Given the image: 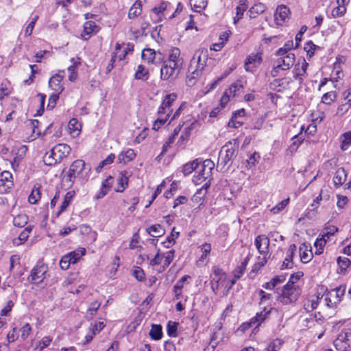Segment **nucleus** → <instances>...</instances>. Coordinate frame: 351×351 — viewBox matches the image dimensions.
<instances>
[{
    "label": "nucleus",
    "instance_id": "393cba45",
    "mask_svg": "<svg viewBox=\"0 0 351 351\" xmlns=\"http://www.w3.org/2000/svg\"><path fill=\"white\" fill-rule=\"evenodd\" d=\"M40 185L36 184L34 186L32 192L28 197V201L32 204H36L41 197Z\"/></svg>",
    "mask_w": 351,
    "mask_h": 351
},
{
    "label": "nucleus",
    "instance_id": "a211bd4d",
    "mask_svg": "<svg viewBox=\"0 0 351 351\" xmlns=\"http://www.w3.org/2000/svg\"><path fill=\"white\" fill-rule=\"evenodd\" d=\"M98 31V27L94 21H88L85 22L84 24V32L82 36L87 39L93 33H96Z\"/></svg>",
    "mask_w": 351,
    "mask_h": 351
},
{
    "label": "nucleus",
    "instance_id": "864d4df0",
    "mask_svg": "<svg viewBox=\"0 0 351 351\" xmlns=\"http://www.w3.org/2000/svg\"><path fill=\"white\" fill-rule=\"evenodd\" d=\"M289 198L282 200L276 206L271 209V212L274 214H277L282 210L288 204Z\"/></svg>",
    "mask_w": 351,
    "mask_h": 351
},
{
    "label": "nucleus",
    "instance_id": "774afa93",
    "mask_svg": "<svg viewBox=\"0 0 351 351\" xmlns=\"http://www.w3.org/2000/svg\"><path fill=\"white\" fill-rule=\"evenodd\" d=\"M133 275L138 281H143L145 278L144 271L140 267L134 270Z\"/></svg>",
    "mask_w": 351,
    "mask_h": 351
},
{
    "label": "nucleus",
    "instance_id": "09e8293b",
    "mask_svg": "<svg viewBox=\"0 0 351 351\" xmlns=\"http://www.w3.org/2000/svg\"><path fill=\"white\" fill-rule=\"evenodd\" d=\"M243 88V85L240 82H237L232 84L227 91L229 93L230 95L232 97L237 96L239 94L241 89Z\"/></svg>",
    "mask_w": 351,
    "mask_h": 351
},
{
    "label": "nucleus",
    "instance_id": "5701e85b",
    "mask_svg": "<svg viewBox=\"0 0 351 351\" xmlns=\"http://www.w3.org/2000/svg\"><path fill=\"white\" fill-rule=\"evenodd\" d=\"M247 0H241L239 5L236 8V16L234 17V23H237L243 18L244 12L247 9Z\"/></svg>",
    "mask_w": 351,
    "mask_h": 351
},
{
    "label": "nucleus",
    "instance_id": "052dcab7",
    "mask_svg": "<svg viewBox=\"0 0 351 351\" xmlns=\"http://www.w3.org/2000/svg\"><path fill=\"white\" fill-rule=\"evenodd\" d=\"M71 264H73V262L66 255L64 256L60 261V267L63 270H66Z\"/></svg>",
    "mask_w": 351,
    "mask_h": 351
},
{
    "label": "nucleus",
    "instance_id": "a18cd8bd",
    "mask_svg": "<svg viewBox=\"0 0 351 351\" xmlns=\"http://www.w3.org/2000/svg\"><path fill=\"white\" fill-rule=\"evenodd\" d=\"M265 6L263 3H259L258 4L254 5V6L252 7L249 10L250 14V16L251 18H254L256 14H259L263 13L265 11Z\"/></svg>",
    "mask_w": 351,
    "mask_h": 351
},
{
    "label": "nucleus",
    "instance_id": "39448f33",
    "mask_svg": "<svg viewBox=\"0 0 351 351\" xmlns=\"http://www.w3.org/2000/svg\"><path fill=\"white\" fill-rule=\"evenodd\" d=\"M238 147L236 142H228L223 145L219 152L217 168H224L236 156Z\"/></svg>",
    "mask_w": 351,
    "mask_h": 351
},
{
    "label": "nucleus",
    "instance_id": "473e14b6",
    "mask_svg": "<svg viewBox=\"0 0 351 351\" xmlns=\"http://www.w3.org/2000/svg\"><path fill=\"white\" fill-rule=\"evenodd\" d=\"M199 167V162L198 160L196 159L192 162H188L183 165L182 167V172L184 176H188L193 171L197 170Z\"/></svg>",
    "mask_w": 351,
    "mask_h": 351
},
{
    "label": "nucleus",
    "instance_id": "e433bc0d",
    "mask_svg": "<svg viewBox=\"0 0 351 351\" xmlns=\"http://www.w3.org/2000/svg\"><path fill=\"white\" fill-rule=\"evenodd\" d=\"M176 99L177 95L176 93L168 94L164 97L161 105L166 109L171 110V106Z\"/></svg>",
    "mask_w": 351,
    "mask_h": 351
},
{
    "label": "nucleus",
    "instance_id": "423d86ee",
    "mask_svg": "<svg viewBox=\"0 0 351 351\" xmlns=\"http://www.w3.org/2000/svg\"><path fill=\"white\" fill-rule=\"evenodd\" d=\"M300 294L298 287L290 283H287L281 290L278 297V301L284 305L295 302Z\"/></svg>",
    "mask_w": 351,
    "mask_h": 351
},
{
    "label": "nucleus",
    "instance_id": "412c9836",
    "mask_svg": "<svg viewBox=\"0 0 351 351\" xmlns=\"http://www.w3.org/2000/svg\"><path fill=\"white\" fill-rule=\"evenodd\" d=\"M347 173L344 168H339L333 178L334 184L335 186H341L346 180Z\"/></svg>",
    "mask_w": 351,
    "mask_h": 351
},
{
    "label": "nucleus",
    "instance_id": "f03ea898",
    "mask_svg": "<svg viewBox=\"0 0 351 351\" xmlns=\"http://www.w3.org/2000/svg\"><path fill=\"white\" fill-rule=\"evenodd\" d=\"M208 60V51L206 49H199L195 51L189 67V82L197 78L202 74L206 61Z\"/></svg>",
    "mask_w": 351,
    "mask_h": 351
},
{
    "label": "nucleus",
    "instance_id": "4d7b16f0",
    "mask_svg": "<svg viewBox=\"0 0 351 351\" xmlns=\"http://www.w3.org/2000/svg\"><path fill=\"white\" fill-rule=\"evenodd\" d=\"M338 228L335 226H330L325 228L322 234V238L326 239V241L332 236L336 232H337Z\"/></svg>",
    "mask_w": 351,
    "mask_h": 351
},
{
    "label": "nucleus",
    "instance_id": "680f3d73",
    "mask_svg": "<svg viewBox=\"0 0 351 351\" xmlns=\"http://www.w3.org/2000/svg\"><path fill=\"white\" fill-rule=\"evenodd\" d=\"M59 99V96L58 94H53L49 98V103L47 108L49 110H52L56 105L57 101Z\"/></svg>",
    "mask_w": 351,
    "mask_h": 351
},
{
    "label": "nucleus",
    "instance_id": "bf43d9fd",
    "mask_svg": "<svg viewBox=\"0 0 351 351\" xmlns=\"http://www.w3.org/2000/svg\"><path fill=\"white\" fill-rule=\"evenodd\" d=\"M316 48H317V46L315 45L312 41H309L306 44L304 50L306 51L307 55L309 57H312L314 55V52Z\"/></svg>",
    "mask_w": 351,
    "mask_h": 351
},
{
    "label": "nucleus",
    "instance_id": "bb28decb",
    "mask_svg": "<svg viewBox=\"0 0 351 351\" xmlns=\"http://www.w3.org/2000/svg\"><path fill=\"white\" fill-rule=\"evenodd\" d=\"M147 232L149 234L154 237H160L162 236L165 230L160 224H155L147 228Z\"/></svg>",
    "mask_w": 351,
    "mask_h": 351
},
{
    "label": "nucleus",
    "instance_id": "cd10ccee",
    "mask_svg": "<svg viewBox=\"0 0 351 351\" xmlns=\"http://www.w3.org/2000/svg\"><path fill=\"white\" fill-rule=\"evenodd\" d=\"M300 259L301 261L304 263H308L312 257H313V253L311 250H308V247L305 244L302 245L300 247Z\"/></svg>",
    "mask_w": 351,
    "mask_h": 351
},
{
    "label": "nucleus",
    "instance_id": "b1692460",
    "mask_svg": "<svg viewBox=\"0 0 351 351\" xmlns=\"http://www.w3.org/2000/svg\"><path fill=\"white\" fill-rule=\"evenodd\" d=\"M71 62L73 64L68 67V71L69 72V80L71 82H73L77 77L75 69L79 66V64H80V62L79 61V58L77 59L73 58L71 59Z\"/></svg>",
    "mask_w": 351,
    "mask_h": 351
},
{
    "label": "nucleus",
    "instance_id": "de8ad7c7",
    "mask_svg": "<svg viewBox=\"0 0 351 351\" xmlns=\"http://www.w3.org/2000/svg\"><path fill=\"white\" fill-rule=\"evenodd\" d=\"M178 326V323H177V322L169 321L167 323V334L169 336L172 337H176L178 336V332H177Z\"/></svg>",
    "mask_w": 351,
    "mask_h": 351
},
{
    "label": "nucleus",
    "instance_id": "c756f323",
    "mask_svg": "<svg viewBox=\"0 0 351 351\" xmlns=\"http://www.w3.org/2000/svg\"><path fill=\"white\" fill-rule=\"evenodd\" d=\"M86 253V250L84 247H80L74 251H72L66 254L67 256L73 262V264L77 263V261Z\"/></svg>",
    "mask_w": 351,
    "mask_h": 351
},
{
    "label": "nucleus",
    "instance_id": "a878e982",
    "mask_svg": "<svg viewBox=\"0 0 351 351\" xmlns=\"http://www.w3.org/2000/svg\"><path fill=\"white\" fill-rule=\"evenodd\" d=\"M32 228L30 226L26 227L19 234L18 238L14 239L13 243L15 245H19L25 242L29 235V233L31 232Z\"/></svg>",
    "mask_w": 351,
    "mask_h": 351
},
{
    "label": "nucleus",
    "instance_id": "6e6d98bb",
    "mask_svg": "<svg viewBox=\"0 0 351 351\" xmlns=\"http://www.w3.org/2000/svg\"><path fill=\"white\" fill-rule=\"evenodd\" d=\"M179 236V232H174V229L173 230L170 236L167 238V241L163 242V244L165 247H169L175 243V239Z\"/></svg>",
    "mask_w": 351,
    "mask_h": 351
},
{
    "label": "nucleus",
    "instance_id": "f3484780",
    "mask_svg": "<svg viewBox=\"0 0 351 351\" xmlns=\"http://www.w3.org/2000/svg\"><path fill=\"white\" fill-rule=\"evenodd\" d=\"M118 186L116 189V191L122 193L128 187V176L126 171H121L119 173L117 178Z\"/></svg>",
    "mask_w": 351,
    "mask_h": 351
},
{
    "label": "nucleus",
    "instance_id": "7c9ffc66",
    "mask_svg": "<svg viewBox=\"0 0 351 351\" xmlns=\"http://www.w3.org/2000/svg\"><path fill=\"white\" fill-rule=\"evenodd\" d=\"M346 292V286L341 285L339 287L332 290L330 292V296H335L333 303L335 304L341 301V297L345 294Z\"/></svg>",
    "mask_w": 351,
    "mask_h": 351
},
{
    "label": "nucleus",
    "instance_id": "2f4dec72",
    "mask_svg": "<svg viewBox=\"0 0 351 351\" xmlns=\"http://www.w3.org/2000/svg\"><path fill=\"white\" fill-rule=\"evenodd\" d=\"M250 261V257L247 256L244 261L241 263L240 265H239L234 270V278H236V280L239 279L243 274H244L246 267L248 264V262Z\"/></svg>",
    "mask_w": 351,
    "mask_h": 351
},
{
    "label": "nucleus",
    "instance_id": "4be33fe9",
    "mask_svg": "<svg viewBox=\"0 0 351 351\" xmlns=\"http://www.w3.org/2000/svg\"><path fill=\"white\" fill-rule=\"evenodd\" d=\"M136 154L132 149H128L126 152H121L118 156V161L119 163L126 164L134 159Z\"/></svg>",
    "mask_w": 351,
    "mask_h": 351
},
{
    "label": "nucleus",
    "instance_id": "58836bf2",
    "mask_svg": "<svg viewBox=\"0 0 351 351\" xmlns=\"http://www.w3.org/2000/svg\"><path fill=\"white\" fill-rule=\"evenodd\" d=\"M28 221V216L25 214H19L14 217L13 223L15 226L24 227Z\"/></svg>",
    "mask_w": 351,
    "mask_h": 351
},
{
    "label": "nucleus",
    "instance_id": "f257e3e1",
    "mask_svg": "<svg viewBox=\"0 0 351 351\" xmlns=\"http://www.w3.org/2000/svg\"><path fill=\"white\" fill-rule=\"evenodd\" d=\"M293 43L291 44H285L284 47L280 48L276 51V56L279 58L276 60L274 67L271 71L273 77L278 75L280 71L289 70L295 61V56L293 53L291 52Z\"/></svg>",
    "mask_w": 351,
    "mask_h": 351
},
{
    "label": "nucleus",
    "instance_id": "5fc2aeb1",
    "mask_svg": "<svg viewBox=\"0 0 351 351\" xmlns=\"http://www.w3.org/2000/svg\"><path fill=\"white\" fill-rule=\"evenodd\" d=\"M337 261L341 270H346L351 265L350 260L346 257L339 256Z\"/></svg>",
    "mask_w": 351,
    "mask_h": 351
},
{
    "label": "nucleus",
    "instance_id": "0eeeda50",
    "mask_svg": "<svg viewBox=\"0 0 351 351\" xmlns=\"http://www.w3.org/2000/svg\"><path fill=\"white\" fill-rule=\"evenodd\" d=\"M214 167L215 163L210 159L205 160L202 163L199 162V167L197 169L198 174L193 178L195 184H199L202 182L210 179Z\"/></svg>",
    "mask_w": 351,
    "mask_h": 351
},
{
    "label": "nucleus",
    "instance_id": "37998d69",
    "mask_svg": "<svg viewBox=\"0 0 351 351\" xmlns=\"http://www.w3.org/2000/svg\"><path fill=\"white\" fill-rule=\"evenodd\" d=\"M206 194L204 189H198L191 198L193 202L202 205Z\"/></svg>",
    "mask_w": 351,
    "mask_h": 351
},
{
    "label": "nucleus",
    "instance_id": "aec40b11",
    "mask_svg": "<svg viewBox=\"0 0 351 351\" xmlns=\"http://www.w3.org/2000/svg\"><path fill=\"white\" fill-rule=\"evenodd\" d=\"M190 278L191 276L189 275H184L179 280H178L176 284L174 285L173 291L175 295V298L176 300L180 299V296L182 295V289L184 287V284L188 279Z\"/></svg>",
    "mask_w": 351,
    "mask_h": 351
},
{
    "label": "nucleus",
    "instance_id": "dca6fc26",
    "mask_svg": "<svg viewBox=\"0 0 351 351\" xmlns=\"http://www.w3.org/2000/svg\"><path fill=\"white\" fill-rule=\"evenodd\" d=\"M262 53H251L249 55L245 61V67L247 71H251V65L254 64V66H257L261 64L262 62Z\"/></svg>",
    "mask_w": 351,
    "mask_h": 351
},
{
    "label": "nucleus",
    "instance_id": "4468645a",
    "mask_svg": "<svg viewBox=\"0 0 351 351\" xmlns=\"http://www.w3.org/2000/svg\"><path fill=\"white\" fill-rule=\"evenodd\" d=\"M179 66H173V64L166 62L160 70V77L163 80H167L171 77H173L177 73Z\"/></svg>",
    "mask_w": 351,
    "mask_h": 351
},
{
    "label": "nucleus",
    "instance_id": "8fccbe9b",
    "mask_svg": "<svg viewBox=\"0 0 351 351\" xmlns=\"http://www.w3.org/2000/svg\"><path fill=\"white\" fill-rule=\"evenodd\" d=\"M175 251L173 250H169V252L162 254L164 262L163 267H167L173 261L174 258Z\"/></svg>",
    "mask_w": 351,
    "mask_h": 351
},
{
    "label": "nucleus",
    "instance_id": "2eb2a0df",
    "mask_svg": "<svg viewBox=\"0 0 351 351\" xmlns=\"http://www.w3.org/2000/svg\"><path fill=\"white\" fill-rule=\"evenodd\" d=\"M62 74L59 72L58 73L53 75L50 78L49 85L51 89L57 93H61L63 90L61 82L64 77V71H62Z\"/></svg>",
    "mask_w": 351,
    "mask_h": 351
},
{
    "label": "nucleus",
    "instance_id": "c03bdc74",
    "mask_svg": "<svg viewBox=\"0 0 351 351\" xmlns=\"http://www.w3.org/2000/svg\"><path fill=\"white\" fill-rule=\"evenodd\" d=\"M337 98V94L335 91H330L325 93L322 97V102L326 104L330 105L335 101Z\"/></svg>",
    "mask_w": 351,
    "mask_h": 351
},
{
    "label": "nucleus",
    "instance_id": "69168bd1",
    "mask_svg": "<svg viewBox=\"0 0 351 351\" xmlns=\"http://www.w3.org/2000/svg\"><path fill=\"white\" fill-rule=\"evenodd\" d=\"M100 306V303L98 302L97 301H95L93 302H92L90 305V307L88 308V313L91 315V316H93L97 309L99 308Z\"/></svg>",
    "mask_w": 351,
    "mask_h": 351
},
{
    "label": "nucleus",
    "instance_id": "20e7f679",
    "mask_svg": "<svg viewBox=\"0 0 351 351\" xmlns=\"http://www.w3.org/2000/svg\"><path fill=\"white\" fill-rule=\"evenodd\" d=\"M71 147L65 143H60L55 145L49 152H47L43 158L45 165L51 166L60 162L66 158L71 152Z\"/></svg>",
    "mask_w": 351,
    "mask_h": 351
},
{
    "label": "nucleus",
    "instance_id": "49530a36",
    "mask_svg": "<svg viewBox=\"0 0 351 351\" xmlns=\"http://www.w3.org/2000/svg\"><path fill=\"white\" fill-rule=\"evenodd\" d=\"M326 239H324L322 237L317 238L314 243V245L316 248L315 254L320 255L323 253L324 247L326 243Z\"/></svg>",
    "mask_w": 351,
    "mask_h": 351
},
{
    "label": "nucleus",
    "instance_id": "f8f14e48",
    "mask_svg": "<svg viewBox=\"0 0 351 351\" xmlns=\"http://www.w3.org/2000/svg\"><path fill=\"white\" fill-rule=\"evenodd\" d=\"M269 239L264 234L258 235L256 237L254 244L258 252L263 255H267L268 254Z\"/></svg>",
    "mask_w": 351,
    "mask_h": 351
},
{
    "label": "nucleus",
    "instance_id": "6e6552de",
    "mask_svg": "<svg viewBox=\"0 0 351 351\" xmlns=\"http://www.w3.org/2000/svg\"><path fill=\"white\" fill-rule=\"evenodd\" d=\"M338 351H348L351 349V328L343 330L334 341Z\"/></svg>",
    "mask_w": 351,
    "mask_h": 351
},
{
    "label": "nucleus",
    "instance_id": "3c124183",
    "mask_svg": "<svg viewBox=\"0 0 351 351\" xmlns=\"http://www.w3.org/2000/svg\"><path fill=\"white\" fill-rule=\"evenodd\" d=\"M346 12V8L345 6L337 5L332 10L331 15L333 18H338L343 16Z\"/></svg>",
    "mask_w": 351,
    "mask_h": 351
},
{
    "label": "nucleus",
    "instance_id": "603ef678",
    "mask_svg": "<svg viewBox=\"0 0 351 351\" xmlns=\"http://www.w3.org/2000/svg\"><path fill=\"white\" fill-rule=\"evenodd\" d=\"M137 5L138 3H134V5L130 8L128 12V17L130 19H134L141 14L142 8L137 6Z\"/></svg>",
    "mask_w": 351,
    "mask_h": 351
},
{
    "label": "nucleus",
    "instance_id": "13d9d810",
    "mask_svg": "<svg viewBox=\"0 0 351 351\" xmlns=\"http://www.w3.org/2000/svg\"><path fill=\"white\" fill-rule=\"evenodd\" d=\"M175 141V135H171L168 140L164 143L162 147V150L160 154L158 156V158L164 156L167 152L169 147H170L171 145L174 143Z\"/></svg>",
    "mask_w": 351,
    "mask_h": 351
},
{
    "label": "nucleus",
    "instance_id": "ddd939ff",
    "mask_svg": "<svg viewBox=\"0 0 351 351\" xmlns=\"http://www.w3.org/2000/svg\"><path fill=\"white\" fill-rule=\"evenodd\" d=\"M289 13V9L287 6L283 5L278 6L274 14L276 24L282 25L288 19Z\"/></svg>",
    "mask_w": 351,
    "mask_h": 351
},
{
    "label": "nucleus",
    "instance_id": "e2e57ef3",
    "mask_svg": "<svg viewBox=\"0 0 351 351\" xmlns=\"http://www.w3.org/2000/svg\"><path fill=\"white\" fill-rule=\"evenodd\" d=\"M21 338L23 339H26L31 332L32 328L29 324H26L21 328Z\"/></svg>",
    "mask_w": 351,
    "mask_h": 351
},
{
    "label": "nucleus",
    "instance_id": "7ed1b4c3",
    "mask_svg": "<svg viewBox=\"0 0 351 351\" xmlns=\"http://www.w3.org/2000/svg\"><path fill=\"white\" fill-rule=\"evenodd\" d=\"M91 170L89 165H86L83 160H76L71 165L65 181L69 182V185H72L75 179L79 178L84 180L88 178V173Z\"/></svg>",
    "mask_w": 351,
    "mask_h": 351
},
{
    "label": "nucleus",
    "instance_id": "c85d7f7f",
    "mask_svg": "<svg viewBox=\"0 0 351 351\" xmlns=\"http://www.w3.org/2000/svg\"><path fill=\"white\" fill-rule=\"evenodd\" d=\"M149 336L154 340H160L162 337V328L160 324H152Z\"/></svg>",
    "mask_w": 351,
    "mask_h": 351
},
{
    "label": "nucleus",
    "instance_id": "ea45409f",
    "mask_svg": "<svg viewBox=\"0 0 351 351\" xmlns=\"http://www.w3.org/2000/svg\"><path fill=\"white\" fill-rule=\"evenodd\" d=\"M149 73L147 69L143 65H138L135 73V77L138 80H146L148 79Z\"/></svg>",
    "mask_w": 351,
    "mask_h": 351
},
{
    "label": "nucleus",
    "instance_id": "4c0bfd02",
    "mask_svg": "<svg viewBox=\"0 0 351 351\" xmlns=\"http://www.w3.org/2000/svg\"><path fill=\"white\" fill-rule=\"evenodd\" d=\"M341 148L342 150H346L351 145V130L343 133L341 136Z\"/></svg>",
    "mask_w": 351,
    "mask_h": 351
},
{
    "label": "nucleus",
    "instance_id": "79ce46f5",
    "mask_svg": "<svg viewBox=\"0 0 351 351\" xmlns=\"http://www.w3.org/2000/svg\"><path fill=\"white\" fill-rule=\"evenodd\" d=\"M283 341L280 339H276L271 341L266 348L267 351H278L280 350Z\"/></svg>",
    "mask_w": 351,
    "mask_h": 351
},
{
    "label": "nucleus",
    "instance_id": "f704fd0d",
    "mask_svg": "<svg viewBox=\"0 0 351 351\" xmlns=\"http://www.w3.org/2000/svg\"><path fill=\"white\" fill-rule=\"evenodd\" d=\"M271 309L272 308H270L269 310L266 311V308H264L262 311L256 314V317L251 319V323H258V325H260V324L267 317Z\"/></svg>",
    "mask_w": 351,
    "mask_h": 351
},
{
    "label": "nucleus",
    "instance_id": "338daca9",
    "mask_svg": "<svg viewBox=\"0 0 351 351\" xmlns=\"http://www.w3.org/2000/svg\"><path fill=\"white\" fill-rule=\"evenodd\" d=\"M337 206L339 208H343L348 202V198L343 195H337Z\"/></svg>",
    "mask_w": 351,
    "mask_h": 351
},
{
    "label": "nucleus",
    "instance_id": "c9c22d12",
    "mask_svg": "<svg viewBox=\"0 0 351 351\" xmlns=\"http://www.w3.org/2000/svg\"><path fill=\"white\" fill-rule=\"evenodd\" d=\"M207 0H190V5L195 12H201L207 6Z\"/></svg>",
    "mask_w": 351,
    "mask_h": 351
},
{
    "label": "nucleus",
    "instance_id": "9d476101",
    "mask_svg": "<svg viewBox=\"0 0 351 351\" xmlns=\"http://www.w3.org/2000/svg\"><path fill=\"white\" fill-rule=\"evenodd\" d=\"M47 271V266L40 262H38L32 269L28 280L32 284H40L45 279Z\"/></svg>",
    "mask_w": 351,
    "mask_h": 351
},
{
    "label": "nucleus",
    "instance_id": "9b49d317",
    "mask_svg": "<svg viewBox=\"0 0 351 351\" xmlns=\"http://www.w3.org/2000/svg\"><path fill=\"white\" fill-rule=\"evenodd\" d=\"M308 67V63L303 59H299L293 71V77L300 84L304 82V77L306 75V71Z\"/></svg>",
    "mask_w": 351,
    "mask_h": 351
},
{
    "label": "nucleus",
    "instance_id": "0e129e2a",
    "mask_svg": "<svg viewBox=\"0 0 351 351\" xmlns=\"http://www.w3.org/2000/svg\"><path fill=\"white\" fill-rule=\"evenodd\" d=\"M162 254H160V251L158 250L155 256L150 261V265L152 266L160 265L162 263Z\"/></svg>",
    "mask_w": 351,
    "mask_h": 351
},
{
    "label": "nucleus",
    "instance_id": "6ab92c4d",
    "mask_svg": "<svg viewBox=\"0 0 351 351\" xmlns=\"http://www.w3.org/2000/svg\"><path fill=\"white\" fill-rule=\"evenodd\" d=\"M180 49L177 47H174L170 51L167 62L173 64V66L176 65L177 66H179L180 64H182V59L180 58Z\"/></svg>",
    "mask_w": 351,
    "mask_h": 351
},
{
    "label": "nucleus",
    "instance_id": "72a5a7b5",
    "mask_svg": "<svg viewBox=\"0 0 351 351\" xmlns=\"http://www.w3.org/2000/svg\"><path fill=\"white\" fill-rule=\"evenodd\" d=\"M73 197V191H69L65 194L64 201L62 202V203L60 207V209L57 213L58 216H59L60 215V213H62L66 209V208L70 204Z\"/></svg>",
    "mask_w": 351,
    "mask_h": 351
},
{
    "label": "nucleus",
    "instance_id": "a19ab883",
    "mask_svg": "<svg viewBox=\"0 0 351 351\" xmlns=\"http://www.w3.org/2000/svg\"><path fill=\"white\" fill-rule=\"evenodd\" d=\"M81 125L78 123L77 120L75 118L71 119L69 122V129L71 134L75 133L77 135L80 134Z\"/></svg>",
    "mask_w": 351,
    "mask_h": 351
},
{
    "label": "nucleus",
    "instance_id": "1a4fd4ad",
    "mask_svg": "<svg viewBox=\"0 0 351 351\" xmlns=\"http://www.w3.org/2000/svg\"><path fill=\"white\" fill-rule=\"evenodd\" d=\"M141 58L148 64L157 65L163 62L165 56L159 51H155L151 48H145L142 51Z\"/></svg>",
    "mask_w": 351,
    "mask_h": 351
}]
</instances>
